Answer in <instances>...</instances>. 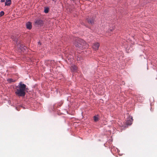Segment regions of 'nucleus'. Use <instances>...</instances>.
Instances as JSON below:
<instances>
[{
  "mask_svg": "<svg viewBox=\"0 0 157 157\" xmlns=\"http://www.w3.org/2000/svg\"><path fill=\"white\" fill-rule=\"evenodd\" d=\"M26 86V85L20 82L18 86H17L15 90V94L18 97H24L25 95V90Z\"/></svg>",
  "mask_w": 157,
  "mask_h": 157,
  "instance_id": "1",
  "label": "nucleus"
},
{
  "mask_svg": "<svg viewBox=\"0 0 157 157\" xmlns=\"http://www.w3.org/2000/svg\"><path fill=\"white\" fill-rule=\"evenodd\" d=\"M75 45L77 49H82L89 46L88 44L82 39H78Z\"/></svg>",
  "mask_w": 157,
  "mask_h": 157,
  "instance_id": "2",
  "label": "nucleus"
},
{
  "mask_svg": "<svg viewBox=\"0 0 157 157\" xmlns=\"http://www.w3.org/2000/svg\"><path fill=\"white\" fill-rule=\"evenodd\" d=\"M12 39L14 42V43H16L18 45L20 43V41L19 42L18 38L16 37L15 36H13L11 37Z\"/></svg>",
  "mask_w": 157,
  "mask_h": 157,
  "instance_id": "3",
  "label": "nucleus"
},
{
  "mask_svg": "<svg viewBox=\"0 0 157 157\" xmlns=\"http://www.w3.org/2000/svg\"><path fill=\"white\" fill-rule=\"evenodd\" d=\"M95 18L94 17H92L91 18H87V21L89 24L91 25H93L94 24Z\"/></svg>",
  "mask_w": 157,
  "mask_h": 157,
  "instance_id": "4",
  "label": "nucleus"
},
{
  "mask_svg": "<svg viewBox=\"0 0 157 157\" xmlns=\"http://www.w3.org/2000/svg\"><path fill=\"white\" fill-rule=\"evenodd\" d=\"M35 24L38 25L42 26L43 24V21L37 19L35 21Z\"/></svg>",
  "mask_w": 157,
  "mask_h": 157,
  "instance_id": "5",
  "label": "nucleus"
},
{
  "mask_svg": "<svg viewBox=\"0 0 157 157\" xmlns=\"http://www.w3.org/2000/svg\"><path fill=\"white\" fill-rule=\"evenodd\" d=\"M99 44L98 42H96L94 44L92 47L95 50H97L98 49L99 46Z\"/></svg>",
  "mask_w": 157,
  "mask_h": 157,
  "instance_id": "6",
  "label": "nucleus"
},
{
  "mask_svg": "<svg viewBox=\"0 0 157 157\" xmlns=\"http://www.w3.org/2000/svg\"><path fill=\"white\" fill-rule=\"evenodd\" d=\"M26 26L27 29H30L32 27L31 23L30 22H28L26 24Z\"/></svg>",
  "mask_w": 157,
  "mask_h": 157,
  "instance_id": "7",
  "label": "nucleus"
},
{
  "mask_svg": "<svg viewBox=\"0 0 157 157\" xmlns=\"http://www.w3.org/2000/svg\"><path fill=\"white\" fill-rule=\"evenodd\" d=\"M77 69V67L75 65H72L71 66V70L73 72H76Z\"/></svg>",
  "mask_w": 157,
  "mask_h": 157,
  "instance_id": "8",
  "label": "nucleus"
},
{
  "mask_svg": "<svg viewBox=\"0 0 157 157\" xmlns=\"http://www.w3.org/2000/svg\"><path fill=\"white\" fill-rule=\"evenodd\" d=\"M132 119L131 118V119L128 120L126 122V124L128 125H131L132 123Z\"/></svg>",
  "mask_w": 157,
  "mask_h": 157,
  "instance_id": "9",
  "label": "nucleus"
},
{
  "mask_svg": "<svg viewBox=\"0 0 157 157\" xmlns=\"http://www.w3.org/2000/svg\"><path fill=\"white\" fill-rule=\"evenodd\" d=\"M5 5L9 6L11 4V0H8L6 1L5 3Z\"/></svg>",
  "mask_w": 157,
  "mask_h": 157,
  "instance_id": "10",
  "label": "nucleus"
},
{
  "mask_svg": "<svg viewBox=\"0 0 157 157\" xmlns=\"http://www.w3.org/2000/svg\"><path fill=\"white\" fill-rule=\"evenodd\" d=\"M98 119H99V118H98V117H97L96 116H94V120L95 122H97V121H98Z\"/></svg>",
  "mask_w": 157,
  "mask_h": 157,
  "instance_id": "11",
  "label": "nucleus"
},
{
  "mask_svg": "<svg viewBox=\"0 0 157 157\" xmlns=\"http://www.w3.org/2000/svg\"><path fill=\"white\" fill-rule=\"evenodd\" d=\"M44 12L45 13H47L49 11V9L48 8H46L44 10Z\"/></svg>",
  "mask_w": 157,
  "mask_h": 157,
  "instance_id": "12",
  "label": "nucleus"
},
{
  "mask_svg": "<svg viewBox=\"0 0 157 157\" xmlns=\"http://www.w3.org/2000/svg\"><path fill=\"white\" fill-rule=\"evenodd\" d=\"M7 81L8 82H14L15 81L12 78L8 79L7 80Z\"/></svg>",
  "mask_w": 157,
  "mask_h": 157,
  "instance_id": "13",
  "label": "nucleus"
},
{
  "mask_svg": "<svg viewBox=\"0 0 157 157\" xmlns=\"http://www.w3.org/2000/svg\"><path fill=\"white\" fill-rule=\"evenodd\" d=\"M4 13L3 11H1L0 12V17L3 16L4 15Z\"/></svg>",
  "mask_w": 157,
  "mask_h": 157,
  "instance_id": "14",
  "label": "nucleus"
},
{
  "mask_svg": "<svg viewBox=\"0 0 157 157\" xmlns=\"http://www.w3.org/2000/svg\"><path fill=\"white\" fill-rule=\"evenodd\" d=\"M113 28L109 29V30H108V32H110V34H109V35H110L111 34H112L111 32H112V30H113Z\"/></svg>",
  "mask_w": 157,
  "mask_h": 157,
  "instance_id": "15",
  "label": "nucleus"
},
{
  "mask_svg": "<svg viewBox=\"0 0 157 157\" xmlns=\"http://www.w3.org/2000/svg\"><path fill=\"white\" fill-rule=\"evenodd\" d=\"M5 0H1V2H5Z\"/></svg>",
  "mask_w": 157,
  "mask_h": 157,
  "instance_id": "16",
  "label": "nucleus"
},
{
  "mask_svg": "<svg viewBox=\"0 0 157 157\" xmlns=\"http://www.w3.org/2000/svg\"><path fill=\"white\" fill-rule=\"evenodd\" d=\"M38 44H40V43L39 42Z\"/></svg>",
  "mask_w": 157,
  "mask_h": 157,
  "instance_id": "17",
  "label": "nucleus"
},
{
  "mask_svg": "<svg viewBox=\"0 0 157 157\" xmlns=\"http://www.w3.org/2000/svg\"><path fill=\"white\" fill-rule=\"evenodd\" d=\"M52 1H55V0H52Z\"/></svg>",
  "mask_w": 157,
  "mask_h": 157,
  "instance_id": "18",
  "label": "nucleus"
}]
</instances>
